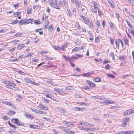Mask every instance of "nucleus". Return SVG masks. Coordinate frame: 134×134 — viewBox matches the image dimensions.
<instances>
[{
    "instance_id": "nucleus-14",
    "label": "nucleus",
    "mask_w": 134,
    "mask_h": 134,
    "mask_svg": "<svg viewBox=\"0 0 134 134\" xmlns=\"http://www.w3.org/2000/svg\"><path fill=\"white\" fill-rule=\"evenodd\" d=\"M115 43L116 45V48L117 49L119 48V40H115Z\"/></svg>"
},
{
    "instance_id": "nucleus-42",
    "label": "nucleus",
    "mask_w": 134,
    "mask_h": 134,
    "mask_svg": "<svg viewBox=\"0 0 134 134\" xmlns=\"http://www.w3.org/2000/svg\"><path fill=\"white\" fill-rule=\"evenodd\" d=\"M63 57L66 60H69V59L70 58L68 57H66L65 55H63Z\"/></svg>"
},
{
    "instance_id": "nucleus-41",
    "label": "nucleus",
    "mask_w": 134,
    "mask_h": 134,
    "mask_svg": "<svg viewBox=\"0 0 134 134\" xmlns=\"http://www.w3.org/2000/svg\"><path fill=\"white\" fill-rule=\"evenodd\" d=\"M93 3L95 7V8L96 9H98V8H97V5L96 2L94 1Z\"/></svg>"
},
{
    "instance_id": "nucleus-33",
    "label": "nucleus",
    "mask_w": 134,
    "mask_h": 134,
    "mask_svg": "<svg viewBox=\"0 0 134 134\" xmlns=\"http://www.w3.org/2000/svg\"><path fill=\"white\" fill-rule=\"evenodd\" d=\"M107 76L110 78H114V76L112 74H108Z\"/></svg>"
},
{
    "instance_id": "nucleus-19",
    "label": "nucleus",
    "mask_w": 134,
    "mask_h": 134,
    "mask_svg": "<svg viewBox=\"0 0 134 134\" xmlns=\"http://www.w3.org/2000/svg\"><path fill=\"white\" fill-rule=\"evenodd\" d=\"M101 80V79L100 78L97 77L96 78H94L93 79V80L94 81L96 82H100Z\"/></svg>"
},
{
    "instance_id": "nucleus-12",
    "label": "nucleus",
    "mask_w": 134,
    "mask_h": 134,
    "mask_svg": "<svg viewBox=\"0 0 134 134\" xmlns=\"http://www.w3.org/2000/svg\"><path fill=\"white\" fill-rule=\"evenodd\" d=\"M87 24L88 25H89L91 28H92V26L93 27V25L91 20H89L88 21Z\"/></svg>"
},
{
    "instance_id": "nucleus-4",
    "label": "nucleus",
    "mask_w": 134,
    "mask_h": 134,
    "mask_svg": "<svg viewBox=\"0 0 134 134\" xmlns=\"http://www.w3.org/2000/svg\"><path fill=\"white\" fill-rule=\"evenodd\" d=\"M24 115L25 117L27 119L30 120H32L34 118V117L32 115L28 114L27 113H25L24 114Z\"/></svg>"
},
{
    "instance_id": "nucleus-43",
    "label": "nucleus",
    "mask_w": 134,
    "mask_h": 134,
    "mask_svg": "<svg viewBox=\"0 0 134 134\" xmlns=\"http://www.w3.org/2000/svg\"><path fill=\"white\" fill-rule=\"evenodd\" d=\"M85 109H86L85 108H80L78 107V111L84 110H85Z\"/></svg>"
},
{
    "instance_id": "nucleus-8",
    "label": "nucleus",
    "mask_w": 134,
    "mask_h": 134,
    "mask_svg": "<svg viewBox=\"0 0 134 134\" xmlns=\"http://www.w3.org/2000/svg\"><path fill=\"white\" fill-rule=\"evenodd\" d=\"M86 83L90 86V87H95L96 86V85L94 83L89 81L87 80Z\"/></svg>"
},
{
    "instance_id": "nucleus-36",
    "label": "nucleus",
    "mask_w": 134,
    "mask_h": 134,
    "mask_svg": "<svg viewBox=\"0 0 134 134\" xmlns=\"http://www.w3.org/2000/svg\"><path fill=\"white\" fill-rule=\"evenodd\" d=\"M23 34L22 33H17L15 35V36L16 37H17L18 36H20L22 35Z\"/></svg>"
},
{
    "instance_id": "nucleus-17",
    "label": "nucleus",
    "mask_w": 134,
    "mask_h": 134,
    "mask_svg": "<svg viewBox=\"0 0 134 134\" xmlns=\"http://www.w3.org/2000/svg\"><path fill=\"white\" fill-rule=\"evenodd\" d=\"M21 23V24H26V19H24L20 21L19 22Z\"/></svg>"
},
{
    "instance_id": "nucleus-32",
    "label": "nucleus",
    "mask_w": 134,
    "mask_h": 134,
    "mask_svg": "<svg viewBox=\"0 0 134 134\" xmlns=\"http://www.w3.org/2000/svg\"><path fill=\"white\" fill-rule=\"evenodd\" d=\"M53 48L56 50H61V47H58L55 46H53Z\"/></svg>"
},
{
    "instance_id": "nucleus-18",
    "label": "nucleus",
    "mask_w": 134,
    "mask_h": 134,
    "mask_svg": "<svg viewBox=\"0 0 134 134\" xmlns=\"http://www.w3.org/2000/svg\"><path fill=\"white\" fill-rule=\"evenodd\" d=\"M66 89L67 90H72L74 89V88L72 86H68L66 87Z\"/></svg>"
},
{
    "instance_id": "nucleus-1",
    "label": "nucleus",
    "mask_w": 134,
    "mask_h": 134,
    "mask_svg": "<svg viewBox=\"0 0 134 134\" xmlns=\"http://www.w3.org/2000/svg\"><path fill=\"white\" fill-rule=\"evenodd\" d=\"M3 82L5 85V87L15 90H16V88L15 87V85L14 83L10 81L5 80L3 81Z\"/></svg>"
},
{
    "instance_id": "nucleus-35",
    "label": "nucleus",
    "mask_w": 134,
    "mask_h": 134,
    "mask_svg": "<svg viewBox=\"0 0 134 134\" xmlns=\"http://www.w3.org/2000/svg\"><path fill=\"white\" fill-rule=\"evenodd\" d=\"M125 21L126 22L127 25H128L132 29V26H131V25L130 23V22L129 21H128L127 20H125Z\"/></svg>"
},
{
    "instance_id": "nucleus-64",
    "label": "nucleus",
    "mask_w": 134,
    "mask_h": 134,
    "mask_svg": "<svg viewBox=\"0 0 134 134\" xmlns=\"http://www.w3.org/2000/svg\"><path fill=\"white\" fill-rule=\"evenodd\" d=\"M72 11L74 13L76 12V9L75 8H72Z\"/></svg>"
},
{
    "instance_id": "nucleus-30",
    "label": "nucleus",
    "mask_w": 134,
    "mask_h": 134,
    "mask_svg": "<svg viewBox=\"0 0 134 134\" xmlns=\"http://www.w3.org/2000/svg\"><path fill=\"white\" fill-rule=\"evenodd\" d=\"M75 26L78 29H80L81 28L78 22H77L75 24Z\"/></svg>"
},
{
    "instance_id": "nucleus-25",
    "label": "nucleus",
    "mask_w": 134,
    "mask_h": 134,
    "mask_svg": "<svg viewBox=\"0 0 134 134\" xmlns=\"http://www.w3.org/2000/svg\"><path fill=\"white\" fill-rule=\"evenodd\" d=\"M53 25L52 24H51L48 27V30L49 31H52L53 30V29H52V30H51L53 29Z\"/></svg>"
},
{
    "instance_id": "nucleus-9",
    "label": "nucleus",
    "mask_w": 134,
    "mask_h": 134,
    "mask_svg": "<svg viewBox=\"0 0 134 134\" xmlns=\"http://www.w3.org/2000/svg\"><path fill=\"white\" fill-rule=\"evenodd\" d=\"M75 2L77 8H80L82 7H81L82 5L80 2H79L78 0L76 1Z\"/></svg>"
},
{
    "instance_id": "nucleus-16",
    "label": "nucleus",
    "mask_w": 134,
    "mask_h": 134,
    "mask_svg": "<svg viewBox=\"0 0 134 134\" xmlns=\"http://www.w3.org/2000/svg\"><path fill=\"white\" fill-rule=\"evenodd\" d=\"M65 124L66 126H68L69 127H72V124L70 123L69 122H65Z\"/></svg>"
},
{
    "instance_id": "nucleus-59",
    "label": "nucleus",
    "mask_w": 134,
    "mask_h": 134,
    "mask_svg": "<svg viewBox=\"0 0 134 134\" xmlns=\"http://www.w3.org/2000/svg\"><path fill=\"white\" fill-rule=\"evenodd\" d=\"M15 47H14L13 48L11 49H10L9 50V51L12 53L15 50Z\"/></svg>"
},
{
    "instance_id": "nucleus-63",
    "label": "nucleus",
    "mask_w": 134,
    "mask_h": 134,
    "mask_svg": "<svg viewBox=\"0 0 134 134\" xmlns=\"http://www.w3.org/2000/svg\"><path fill=\"white\" fill-rule=\"evenodd\" d=\"M29 83H30L31 84H33L36 85L37 84V83H36L35 82L32 81L31 80V81Z\"/></svg>"
},
{
    "instance_id": "nucleus-47",
    "label": "nucleus",
    "mask_w": 134,
    "mask_h": 134,
    "mask_svg": "<svg viewBox=\"0 0 134 134\" xmlns=\"http://www.w3.org/2000/svg\"><path fill=\"white\" fill-rule=\"evenodd\" d=\"M119 42H120L122 44V47H124V44L123 41L121 39H119Z\"/></svg>"
},
{
    "instance_id": "nucleus-46",
    "label": "nucleus",
    "mask_w": 134,
    "mask_h": 134,
    "mask_svg": "<svg viewBox=\"0 0 134 134\" xmlns=\"http://www.w3.org/2000/svg\"><path fill=\"white\" fill-rule=\"evenodd\" d=\"M89 39L90 40L93 41V35L91 34L90 37Z\"/></svg>"
},
{
    "instance_id": "nucleus-10",
    "label": "nucleus",
    "mask_w": 134,
    "mask_h": 134,
    "mask_svg": "<svg viewBox=\"0 0 134 134\" xmlns=\"http://www.w3.org/2000/svg\"><path fill=\"white\" fill-rule=\"evenodd\" d=\"M107 1L112 8H114L115 7L114 2L112 0H107Z\"/></svg>"
},
{
    "instance_id": "nucleus-38",
    "label": "nucleus",
    "mask_w": 134,
    "mask_h": 134,
    "mask_svg": "<svg viewBox=\"0 0 134 134\" xmlns=\"http://www.w3.org/2000/svg\"><path fill=\"white\" fill-rule=\"evenodd\" d=\"M78 51V48L77 47H75L72 50V52H74L75 51Z\"/></svg>"
},
{
    "instance_id": "nucleus-11",
    "label": "nucleus",
    "mask_w": 134,
    "mask_h": 134,
    "mask_svg": "<svg viewBox=\"0 0 134 134\" xmlns=\"http://www.w3.org/2000/svg\"><path fill=\"white\" fill-rule=\"evenodd\" d=\"M68 44V43H65V44L63 45L62 46V47L61 48L60 50L65 51L66 50L65 48L67 46Z\"/></svg>"
},
{
    "instance_id": "nucleus-2",
    "label": "nucleus",
    "mask_w": 134,
    "mask_h": 134,
    "mask_svg": "<svg viewBox=\"0 0 134 134\" xmlns=\"http://www.w3.org/2000/svg\"><path fill=\"white\" fill-rule=\"evenodd\" d=\"M51 6L57 9H59L60 8L59 6L57 5V1L56 0H55L53 2H52L51 3H50Z\"/></svg>"
},
{
    "instance_id": "nucleus-21",
    "label": "nucleus",
    "mask_w": 134,
    "mask_h": 134,
    "mask_svg": "<svg viewBox=\"0 0 134 134\" xmlns=\"http://www.w3.org/2000/svg\"><path fill=\"white\" fill-rule=\"evenodd\" d=\"M67 11L68 12L67 14L70 17H71L72 15V13L71 12L70 10L69 9H67Z\"/></svg>"
},
{
    "instance_id": "nucleus-5",
    "label": "nucleus",
    "mask_w": 134,
    "mask_h": 134,
    "mask_svg": "<svg viewBox=\"0 0 134 134\" xmlns=\"http://www.w3.org/2000/svg\"><path fill=\"white\" fill-rule=\"evenodd\" d=\"M11 122L13 123L16 124L17 125H19L20 124L19 120L17 119H12L11 120Z\"/></svg>"
},
{
    "instance_id": "nucleus-40",
    "label": "nucleus",
    "mask_w": 134,
    "mask_h": 134,
    "mask_svg": "<svg viewBox=\"0 0 134 134\" xmlns=\"http://www.w3.org/2000/svg\"><path fill=\"white\" fill-rule=\"evenodd\" d=\"M59 128L63 130L64 131H65V130L66 129V128L64 127H62V126H59Z\"/></svg>"
},
{
    "instance_id": "nucleus-34",
    "label": "nucleus",
    "mask_w": 134,
    "mask_h": 134,
    "mask_svg": "<svg viewBox=\"0 0 134 134\" xmlns=\"http://www.w3.org/2000/svg\"><path fill=\"white\" fill-rule=\"evenodd\" d=\"M128 30H129V32L131 33L132 35L134 37V31L133 29H132L131 30L130 29L129 30V29Z\"/></svg>"
},
{
    "instance_id": "nucleus-54",
    "label": "nucleus",
    "mask_w": 134,
    "mask_h": 134,
    "mask_svg": "<svg viewBox=\"0 0 134 134\" xmlns=\"http://www.w3.org/2000/svg\"><path fill=\"white\" fill-rule=\"evenodd\" d=\"M110 65L109 64H107V65L105 67V68L107 70L109 69V67Z\"/></svg>"
},
{
    "instance_id": "nucleus-26",
    "label": "nucleus",
    "mask_w": 134,
    "mask_h": 134,
    "mask_svg": "<svg viewBox=\"0 0 134 134\" xmlns=\"http://www.w3.org/2000/svg\"><path fill=\"white\" fill-rule=\"evenodd\" d=\"M131 133V132L130 131H127L122 132V134H130Z\"/></svg>"
},
{
    "instance_id": "nucleus-15",
    "label": "nucleus",
    "mask_w": 134,
    "mask_h": 134,
    "mask_svg": "<svg viewBox=\"0 0 134 134\" xmlns=\"http://www.w3.org/2000/svg\"><path fill=\"white\" fill-rule=\"evenodd\" d=\"M25 45L24 44H19L17 46V48L19 49H20L24 47Z\"/></svg>"
},
{
    "instance_id": "nucleus-62",
    "label": "nucleus",
    "mask_w": 134,
    "mask_h": 134,
    "mask_svg": "<svg viewBox=\"0 0 134 134\" xmlns=\"http://www.w3.org/2000/svg\"><path fill=\"white\" fill-rule=\"evenodd\" d=\"M123 122H124V124L122 125V126L123 127H125L127 125V122H126L124 121Z\"/></svg>"
},
{
    "instance_id": "nucleus-27",
    "label": "nucleus",
    "mask_w": 134,
    "mask_h": 134,
    "mask_svg": "<svg viewBox=\"0 0 134 134\" xmlns=\"http://www.w3.org/2000/svg\"><path fill=\"white\" fill-rule=\"evenodd\" d=\"M98 13L99 14V15L100 16L101 15H102L103 14V13L100 10V9L99 8H98Z\"/></svg>"
},
{
    "instance_id": "nucleus-13",
    "label": "nucleus",
    "mask_w": 134,
    "mask_h": 134,
    "mask_svg": "<svg viewBox=\"0 0 134 134\" xmlns=\"http://www.w3.org/2000/svg\"><path fill=\"white\" fill-rule=\"evenodd\" d=\"M65 132H66L67 133L70 134H73L75 133V132L71 131L69 129H68L66 128L65 130Z\"/></svg>"
},
{
    "instance_id": "nucleus-7",
    "label": "nucleus",
    "mask_w": 134,
    "mask_h": 134,
    "mask_svg": "<svg viewBox=\"0 0 134 134\" xmlns=\"http://www.w3.org/2000/svg\"><path fill=\"white\" fill-rule=\"evenodd\" d=\"M58 93L63 96L67 94V93L64 91L63 89H60V88L59 89Z\"/></svg>"
},
{
    "instance_id": "nucleus-44",
    "label": "nucleus",
    "mask_w": 134,
    "mask_h": 134,
    "mask_svg": "<svg viewBox=\"0 0 134 134\" xmlns=\"http://www.w3.org/2000/svg\"><path fill=\"white\" fill-rule=\"evenodd\" d=\"M96 24L97 26H98V27L100 26V22L98 20H97L96 22Z\"/></svg>"
},
{
    "instance_id": "nucleus-28",
    "label": "nucleus",
    "mask_w": 134,
    "mask_h": 134,
    "mask_svg": "<svg viewBox=\"0 0 134 134\" xmlns=\"http://www.w3.org/2000/svg\"><path fill=\"white\" fill-rule=\"evenodd\" d=\"M8 124L12 127L13 128H14V129L16 128V127L14 125H13L12 124H11L10 123V121H8Z\"/></svg>"
},
{
    "instance_id": "nucleus-22",
    "label": "nucleus",
    "mask_w": 134,
    "mask_h": 134,
    "mask_svg": "<svg viewBox=\"0 0 134 134\" xmlns=\"http://www.w3.org/2000/svg\"><path fill=\"white\" fill-rule=\"evenodd\" d=\"M74 59L76 60H77L78 59V58L77 57H75L73 55L71 57L69 60H71L72 61V60Z\"/></svg>"
},
{
    "instance_id": "nucleus-37",
    "label": "nucleus",
    "mask_w": 134,
    "mask_h": 134,
    "mask_svg": "<svg viewBox=\"0 0 134 134\" xmlns=\"http://www.w3.org/2000/svg\"><path fill=\"white\" fill-rule=\"evenodd\" d=\"M73 34L74 35L77 36V35H80V32L79 31H76V32L73 33Z\"/></svg>"
},
{
    "instance_id": "nucleus-24",
    "label": "nucleus",
    "mask_w": 134,
    "mask_h": 134,
    "mask_svg": "<svg viewBox=\"0 0 134 134\" xmlns=\"http://www.w3.org/2000/svg\"><path fill=\"white\" fill-rule=\"evenodd\" d=\"M84 21V23L86 24H87L88 21L89 20V19L87 18L86 17H85L83 19V20Z\"/></svg>"
},
{
    "instance_id": "nucleus-31",
    "label": "nucleus",
    "mask_w": 134,
    "mask_h": 134,
    "mask_svg": "<svg viewBox=\"0 0 134 134\" xmlns=\"http://www.w3.org/2000/svg\"><path fill=\"white\" fill-rule=\"evenodd\" d=\"M99 36L97 37L95 40V42L96 43H98L99 42Z\"/></svg>"
},
{
    "instance_id": "nucleus-60",
    "label": "nucleus",
    "mask_w": 134,
    "mask_h": 134,
    "mask_svg": "<svg viewBox=\"0 0 134 134\" xmlns=\"http://www.w3.org/2000/svg\"><path fill=\"white\" fill-rule=\"evenodd\" d=\"M129 15L130 16V18H132L134 19V16L132 14H130Z\"/></svg>"
},
{
    "instance_id": "nucleus-61",
    "label": "nucleus",
    "mask_w": 134,
    "mask_h": 134,
    "mask_svg": "<svg viewBox=\"0 0 134 134\" xmlns=\"http://www.w3.org/2000/svg\"><path fill=\"white\" fill-rule=\"evenodd\" d=\"M93 119L96 121H99V118L97 117H93Z\"/></svg>"
},
{
    "instance_id": "nucleus-56",
    "label": "nucleus",
    "mask_w": 134,
    "mask_h": 134,
    "mask_svg": "<svg viewBox=\"0 0 134 134\" xmlns=\"http://www.w3.org/2000/svg\"><path fill=\"white\" fill-rule=\"evenodd\" d=\"M31 9L30 8H29L27 9V13L28 14H30L31 13Z\"/></svg>"
},
{
    "instance_id": "nucleus-20",
    "label": "nucleus",
    "mask_w": 134,
    "mask_h": 134,
    "mask_svg": "<svg viewBox=\"0 0 134 134\" xmlns=\"http://www.w3.org/2000/svg\"><path fill=\"white\" fill-rule=\"evenodd\" d=\"M98 99H100V100H103L105 101H107L108 100V98H104V97H98Z\"/></svg>"
},
{
    "instance_id": "nucleus-29",
    "label": "nucleus",
    "mask_w": 134,
    "mask_h": 134,
    "mask_svg": "<svg viewBox=\"0 0 134 134\" xmlns=\"http://www.w3.org/2000/svg\"><path fill=\"white\" fill-rule=\"evenodd\" d=\"M15 113V112L12 111V110H10L8 112V114L10 115H13Z\"/></svg>"
},
{
    "instance_id": "nucleus-49",
    "label": "nucleus",
    "mask_w": 134,
    "mask_h": 134,
    "mask_svg": "<svg viewBox=\"0 0 134 134\" xmlns=\"http://www.w3.org/2000/svg\"><path fill=\"white\" fill-rule=\"evenodd\" d=\"M110 25L111 28L112 29L114 28V25L113 23L112 22H110L109 23Z\"/></svg>"
},
{
    "instance_id": "nucleus-3",
    "label": "nucleus",
    "mask_w": 134,
    "mask_h": 134,
    "mask_svg": "<svg viewBox=\"0 0 134 134\" xmlns=\"http://www.w3.org/2000/svg\"><path fill=\"white\" fill-rule=\"evenodd\" d=\"M134 112V110H132L131 109H129L126 110L124 113L123 114L125 115H128L130 114H132Z\"/></svg>"
},
{
    "instance_id": "nucleus-51",
    "label": "nucleus",
    "mask_w": 134,
    "mask_h": 134,
    "mask_svg": "<svg viewBox=\"0 0 134 134\" xmlns=\"http://www.w3.org/2000/svg\"><path fill=\"white\" fill-rule=\"evenodd\" d=\"M30 127L33 129H36L37 126L36 125H30Z\"/></svg>"
},
{
    "instance_id": "nucleus-39",
    "label": "nucleus",
    "mask_w": 134,
    "mask_h": 134,
    "mask_svg": "<svg viewBox=\"0 0 134 134\" xmlns=\"http://www.w3.org/2000/svg\"><path fill=\"white\" fill-rule=\"evenodd\" d=\"M84 7L82 9V10L83 12H84L86 10V9H87V7L84 6V5H82L81 7Z\"/></svg>"
},
{
    "instance_id": "nucleus-57",
    "label": "nucleus",
    "mask_w": 134,
    "mask_h": 134,
    "mask_svg": "<svg viewBox=\"0 0 134 134\" xmlns=\"http://www.w3.org/2000/svg\"><path fill=\"white\" fill-rule=\"evenodd\" d=\"M53 94V93L52 92L50 91H48L47 93V94H48L49 96H50L51 95Z\"/></svg>"
},
{
    "instance_id": "nucleus-53",
    "label": "nucleus",
    "mask_w": 134,
    "mask_h": 134,
    "mask_svg": "<svg viewBox=\"0 0 134 134\" xmlns=\"http://www.w3.org/2000/svg\"><path fill=\"white\" fill-rule=\"evenodd\" d=\"M40 54H47V51H44L43 52H40Z\"/></svg>"
},
{
    "instance_id": "nucleus-55",
    "label": "nucleus",
    "mask_w": 134,
    "mask_h": 134,
    "mask_svg": "<svg viewBox=\"0 0 134 134\" xmlns=\"http://www.w3.org/2000/svg\"><path fill=\"white\" fill-rule=\"evenodd\" d=\"M17 72H19L20 74L23 75H24L25 74V73L23 72V71H22L21 70H19V71H17Z\"/></svg>"
},
{
    "instance_id": "nucleus-6",
    "label": "nucleus",
    "mask_w": 134,
    "mask_h": 134,
    "mask_svg": "<svg viewBox=\"0 0 134 134\" xmlns=\"http://www.w3.org/2000/svg\"><path fill=\"white\" fill-rule=\"evenodd\" d=\"M41 110H47L48 108L47 107L42 104H40L38 106Z\"/></svg>"
},
{
    "instance_id": "nucleus-45",
    "label": "nucleus",
    "mask_w": 134,
    "mask_h": 134,
    "mask_svg": "<svg viewBox=\"0 0 134 134\" xmlns=\"http://www.w3.org/2000/svg\"><path fill=\"white\" fill-rule=\"evenodd\" d=\"M46 82L48 83L49 84L51 85L53 84V82L51 80H49L46 81Z\"/></svg>"
},
{
    "instance_id": "nucleus-48",
    "label": "nucleus",
    "mask_w": 134,
    "mask_h": 134,
    "mask_svg": "<svg viewBox=\"0 0 134 134\" xmlns=\"http://www.w3.org/2000/svg\"><path fill=\"white\" fill-rule=\"evenodd\" d=\"M124 41L125 44H128L129 41L127 39L124 38Z\"/></svg>"
},
{
    "instance_id": "nucleus-52",
    "label": "nucleus",
    "mask_w": 134,
    "mask_h": 134,
    "mask_svg": "<svg viewBox=\"0 0 134 134\" xmlns=\"http://www.w3.org/2000/svg\"><path fill=\"white\" fill-rule=\"evenodd\" d=\"M39 114H46L47 113L46 112H44L40 110Z\"/></svg>"
},
{
    "instance_id": "nucleus-50",
    "label": "nucleus",
    "mask_w": 134,
    "mask_h": 134,
    "mask_svg": "<svg viewBox=\"0 0 134 134\" xmlns=\"http://www.w3.org/2000/svg\"><path fill=\"white\" fill-rule=\"evenodd\" d=\"M52 59H53V58L52 57H47L45 58V59L46 60H52Z\"/></svg>"
},
{
    "instance_id": "nucleus-58",
    "label": "nucleus",
    "mask_w": 134,
    "mask_h": 134,
    "mask_svg": "<svg viewBox=\"0 0 134 134\" xmlns=\"http://www.w3.org/2000/svg\"><path fill=\"white\" fill-rule=\"evenodd\" d=\"M109 61L107 59H105L103 62V64H105L107 63H109Z\"/></svg>"
},
{
    "instance_id": "nucleus-23",
    "label": "nucleus",
    "mask_w": 134,
    "mask_h": 134,
    "mask_svg": "<svg viewBox=\"0 0 134 134\" xmlns=\"http://www.w3.org/2000/svg\"><path fill=\"white\" fill-rule=\"evenodd\" d=\"M34 21L33 19H30L28 20H26V24H27L30 23L32 22H33Z\"/></svg>"
}]
</instances>
